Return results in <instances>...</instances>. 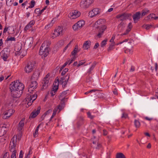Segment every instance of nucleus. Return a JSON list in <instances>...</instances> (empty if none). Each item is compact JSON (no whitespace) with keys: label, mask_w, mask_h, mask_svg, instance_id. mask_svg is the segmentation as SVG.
<instances>
[{"label":"nucleus","mask_w":158,"mask_h":158,"mask_svg":"<svg viewBox=\"0 0 158 158\" xmlns=\"http://www.w3.org/2000/svg\"><path fill=\"white\" fill-rule=\"evenodd\" d=\"M24 88V85L19 81L12 82L9 86L11 96L14 98H17L20 97L23 94Z\"/></svg>","instance_id":"obj_1"},{"label":"nucleus","mask_w":158,"mask_h":158,"mask_svg":"<svg viewBox=\"0 0 158 158\" xmlns=\"http://www.w3.org/2000/svg\"><path fill=\"white\" fill-rule=\"evenodd\" d=\"M104 21V19H99L94 24V27L97 29L98 32L97 36L99 38L101 37L104 31L107 28V27L103 24Z\"/></svg>","instance_id":"obj_2"},{"label":"nucleus","mask_w":158,"mask_h":158,"mask_svg":"<svg viewBox=\"0 0 158 158\" xmlns=\"http://www.w3.org/2000/svg\"><path fill=\"white\" fill-rule=\"evenodd\" d=\"M47 41H44L40 48L39 52V54L44 57H46L49 54V47L48 45H46Z\"/></svg>","instance_id":"obj_3"},{"label":"nucleus","mask_w":158,"mask_h":158,"mask_svg":"<svg viewBox=\"0 0 158 158\" xmlns=\"http://www.w3.org/2000/svg\"><path fill=\"white\" fill-rule=\"evenodd\" d=\"M131 15L132 14L131 13H124L118 15L116 16V17L120 21H122L127 19H130Z\"/></svg>","instance_id":"obj_4"},{"label":"nucleus","mask_w":158,"mask_h":158,"mask_svg":"<svg viewBox=\"0 0 158 158\" xmlns=\"http://www.w3.org/2000/svg\"><path fill=\"white\" fill-rule=\"evenodd\" d=\"M93 2L94 0H81L80 6L82 8H87Z\"/></svg>","instance_id":"obj_5"},{"label":"nucleus","mask_w":158,"mask_h":158,"mask_svg":"<svg viewBox=\"0 0 158 158\" xmlns=\"http://www.w3.org/2000/svg\"><path fill=\"white\" fill-rule=\"evenodd\" d=\"M34 68V64L31 62H29L25 66L24 70L26 73H29L33 70Z\"/></svg>","instance_id":"obj_6"},{"label":"nucleus","mask_w":158,"mask_h":158,"mask_svg":"<svg viewBox=\"0 0 158 158\" xmlns=\"http://www.w3.org/2000/svg\"><path fill=\"white\" fill-rule=\"evenodd\" d=\"M69 74H67L65 77H61L60 81L62 85V86L64 88L66 87L67 82L68 81L69 78Z\"/></svg>","instance_id":"obj_7"},{"label":"nucleus","mask_w":158,"mask_h":158,"mask_svg":"<svg viewBox=\"0 0 158 158\" xmlns=\"http://www.w3.org/2000/svg\"><path fill=\"white\" fill-rule=\"evenodd\" d=\"M0 55L3 60L6 61L8 58L9 52L6 49H4L0 52Z\"/></svg>","instance_id":"obj_8"},{"label":"nucleus","mask_w":158,"mask_h":158,"mask_svg":"<svg viewBox=\"0 0 158 158\" xmlns=\"http://www.w3.org/2000/svg\"><path fill=\"white\" fill-rule=\"evenodd\" d=\"M17 141V139H11L9 147L10 150L11 152H13L14 149L15 150Z\"/></svg>","instance_id":"obj_9"},{"label":"nucleus","mask_w":158,"mask_h":158,"mask_svg":"<svg viewBox=\"0 0 158 158\" xmlns=\"http://www.w3.org/2000/svg\"><path fill=\"white\" fill-rule=\"evenodd\" d=\"M68 98H65L64 97L60 100L61 102L57 107V108L59 110V112L64 108L65 106V102L67 101Z\"/></svg>","instance_id":"obj_10"},{"label":"nucleus","mask_w":158,"mask_h":158,"mask_svg":"<svg viewBox=\"0 0 158 158\" xmlns=\"http://www.w3.org/2000/svg\"><path fill=\"white\" fill-rule=\"evenodd\" d=\"M81 13L79 11L75 10L74 12L70 13L69 15V17L72 19H75L79 17Z\"/></svg>","instance_id":"obj_11"},{"label":"nucleus","mask_w":158,"mask_h":158,"mask_svg":"<svg viewBox=\"0 0 158 158\" xmlns=\"http://www.w3.org/2000/svg\"><path fill=\"white\" fill-rule=\"evenodd\" d=\"M49 83V79L47 77H45L42 81V86L41 88V89L42 90L46 89L48 87Z\"/></svg>","instance_id":"obj_12"},{"label":"nucleus","mask_w":158,"mask_h":158,"mask_svg":"<svg viewBox=\"0 0 158 158\" xmlns=\"http://www.w3.org/2000/svg\"><path fill=\"white\" fill-rule=\"evenodd\" d=\"M41 107L40 106H39L36 110L35 109L34 110L31 114L29 116V118H35L40 113Z\"/></svg>","instance_id":"obj_13"},{"label":"nucleus","mask_w":158,"mask_h":158,"mask_svg":"<svg viewBox=\"0 0 158 158\" xmlns=\"http://www.w3.org/2000/svg\"><path fill=\"white\" fill-rule=\"evenodd\" d=\"M141 13L140 12H136L132 15L134 22L136 23L138 22L140 18Z\"/></svg>","instance_id":"obj_14"},{"label":"nucleus","mask_w":158,"mask_h":158,"mask_svg":"<svg viewBox=\"0 0 158 158\" xmlns=\"http://www.w3.org/2000/svg\"><path fill=\"white\" fill-rule=\"evenodd\" d=\"M13 110L12 109H10L6 112H4L3 116V118L6 119L10 117L12 114Z\"/></svg>","instance_id":"obj_15"},{"label":"nucleus","mask_w":158,"mask_h":158,"mask_svg":"<svg viewBox=\"0 0 158 158\" xmlns=\"http://www.w3.org/2000/svg\"><path fill=\"white\" fill-rule=\"evenodd\" d=\"M59 82V79H56L53 84V87H52V90L54 91V93L56 92L58 89Z\"/></svg>","instance_id":"obj_16"},{"label":"nucleus","mask_w":158,"mask_h":158,"mask_svg":"<svg viewBox=\"0 0 158 158\" xmlns=\"http://www.w3.org/2000/svg\"><path fill=\"white\" fill-rule=\"evenodd\" d=\"M37 83L36 81H32L29 86L28 91L30 92V89L31 91H33L34 89L37 88Z\"/></svg>","instance_id":"obj_17"},{"label":"nucleus","mask_w":158,"mask_h":158,"mask_svg":"<svg viewBox=\"0 0 158 158\" xmlns=\"http://www.w3.org/2000/svg\"><path fill=\"white\" fill-rule=\"evenodd\" d=\"M91 42L90 40L85 41L83 45V48L85 49H88L90 47Z\"/></svg>","instance_id":"obj_18"},{"label":"nucleus","mask_w":158,"mask_h":158,"mask_svg":"<svg viewBox=\"0 0 158 158\" xmlns=\"http://www.w3.org/2000/svg\"><path fill=\"white\" fill-rule=\"evenodd\" d=\"M24 120L25 119L24 118H23L19 123L18 127V130L19 131H21L22 130V129L24 125Z\"/></svg>","instance_id":"obj_19"},{"label":"nucleus","mask_w":158,"mask_h":158,"mask_svg":"<svg viewBox=\"0 0 158 158\" xmlns=\"http://www.w3.org/2000/svg\"><path fill=\"white\" fill-rule=\"evenodd\" d=\"M6 128L5 127L2 126H0V137L4 135L5 134L6 130L5 129Z\"/></svg>","instance_id":"obj_20"},{"label":"nucleus","mask_w":158,"mask_h":158,"mask_svg":"<svg viewBox=\"0 0 158 158\" xmlns=\"http://www.w3.org/2000/svg\"><path fill=\"white\" fill-rule=\"evenodd\" d=\"M132 27L131 23H130L127 26L128 29H127L125 32L122 34V35H125L127 34L131 31Z\"/></svg>","instance_id":"obj_21"},{"label":"nucleus","mask_w":158,"mask_h":158,"mask_svg":"<svg viewBox=\"0 0 158 158\" xmlns=\"http://www.w3.org/2000/svg\"><path fill=\"white\" fill-rule=\"evenodd\" d=\"M32 43V40L31 38H27L25 42V44L28 46H31V44Z\"/></svg>","instance_id":"obj_22"},{"label":"nucleus","mask_w":158,"mask_h":158,"mask_svg":"<svg viewBox=\"0 0 158 158\" xmlns=\"http://www.w3.org/2000/svg\"><path fill=\"white\" fill-rule=\"evenodd\" d=\"M125 23L124 22H122L119 23L118 26V28L120 31H122L125 28Z\"/></svg>","instance_id":"obj_23"},{"label":"nucleus","mask_w":158,"mask_h":158,"mask_svg":"<svg viewBox=\"0 0 158 158\" xmlns=\"http://www.w3.org/2000/svg\"><path fill=\"white\" fill-rule=\"evenodd\" d=\"M76 24L77 25L78 28L80 29L85 24V22L83 20H81L76 23Z\"/></svg>","instance_id":"obj_24"},{"label":"nucleus","mask_w":158,"mask_h":158,"mask_svg":"<svg viewBox=\"0 0 158 158\" xmlns=\"http://www.w3.org/2000/svg\"><path fill=\"white\" fill-rule=\"evenodd\" d=\"M83 124V118L82 117H80L79 121L77 123V126L78 127H80Z\"/></svg>","instance_id":"obj_25"},{"label":"nucleus","mask_w":158,"mask_h":158,"mask_svg":"<svg viewBox=\"0 0 158 158\" xmlns=\"http://www.w3.org/2000/svg\"><path fill=\"white\" fill-rule=\"evenodd\" d=\"M115 45V43L113 42L111 43L109 45V46L107 49V51L108 52H110L111 50H112L114 48V46Z\"/></svg>","instance_id":"obj_26"},{"label":"nucleus","mask_w":158,"mask_h":158,"mask_svg":"<svg viewBox=\"0 0 158 158\" xmlns=\"http://www.w3.org/2000/svg\"><path fill=\"white\" fill-rule=\"evenodd\" d=\"M116 158H126L125 155L122 153H118L116 155Z\"/></svg>","instance_id":"obj_27"},{"label":"nucleus","mask_w":158,"mask_h":158,"mask_svg":"<svg viewBox=\"0 0 158 158\" xmlns=\"http://www.w3.org/2000/svg\"><path fill=\"white\" fill-rule=\"evenodd\" d=\"M149 10L147 8H145L142 10L141 16H143L148 13Z\"/></svg>","instance_id":"obj_28"},{"label":"nucleus","mask_w":158,"mask_h":158,"mask_svg":"<svg viewBox=\"0 0 158 158\" xmlns=\"http://www.w3.org/2000/svg\"><path fill=\"white\" fill-rule=\"evenodd\" d=\"M93 10L94 14V15H95L96 16L97 15L100 14V12L98 8H94Z\"/></svg>","instance_id":"obj_29"},{"label":"nucleus","mask_w":158,"mask_h":158,"mask_svg":"<svg viewBox=\"0 0 158 158\" xmlns=\"http://www.w3.org/2000/svg\"><path fill=\"white\" fill-rule=\"evenodd\" d=\"M31 5L29 6L28 8H27V9H28V8H32L35 5V2L34 0H32L31 2Z\"/></svg>","instance_id":"obj_30"},{"label":"nucleus","mask_w":158,"mask_h":158,"mask_svg":"<svg viewBox=\"0 0 158 158\" xmlns=\"http://www.w3.org/2000/svg\"><path fill=\"white\" fill-rule=\"evenodd\" d=\"M134 123L135 127H139L140 126V123L139 121L137 120H135L134 121Z\"/></svg>","instance_id":"obj_31"},{"label":"nucleus","mask_w":158,"mask_h":158,"mask_svg":"<svg viewBox=\"0 0 158 158\" xmlns=\"http://www.w3.org/2000/svg\"><path fill=\"white\" fill-rule=\"evenodd\" d=\"M69 90H67L65 91H64L62 92V93L61 94V95H60V96L59 97V98L60 100H61L62 98H61L62 97H63L65 95H66L67 94V91H68Z\"/></svg>","instance_id":"obj_32"},{"label":"nucleus","mask_w":158,"mask_h":158,"mask_svg":"<svg viewBox=\"0 0 158 158\" xmlns=\"http://www.w3.org/2000/svg\"><path fill=\"white\" fill-rule=\"evenodd\" d=\"M16 150L14 149L12 152V154L11 156V158H16Z\"/></svg>","instance_id":"obj_33"},{"label":"nucleus","mask_w":158,"mask_h":158,"mask_svg":"<svg viewBox=\"0 0 158 158\" xmlns=\"http://www.w3.org/2000/svg\"><path fill=\"white\" fill-rule=\"evenodd\" d=\"M15 41V38L14 37H11L10 38L8 37L6 40V41Z\"/></svg>","instance_id":"obj_34"},{"label":"nucleus","mask_w":158,"mask_h":158,"mask_svg":"<svg viewBox=\"0 0 158 158\" xmlns=\"http://www.w3.org/2000/svg\"><path fill=\"white\" fill-rule=\"evenodd\" d=\"M97 97L99 98H101L103 97V94L102 93L98 92L96 94Z\"/></svg>","instance_id":"obj_35"},{"label":"nucleus","mask_w":158,"mask_h":158,"mask_svg":"<svg viewBox=\"0 0 158 158\" xmlns=\"http://www.w3.org/2000/svg\"><path fill=\"white\" fill-rule=\"evenodd\" d=\"M106 40H104L102 41L101 43V46L102 47H103L106 44Z\"/></svg>","instance_id":"obj_36"},{"label":"nucleus","mask_w":158,"mask_h":158,"mask_svg":"<svg viewBox=\"0 0 158 158\" xmlns=\"http://www.w3.org/2000/svg\"><path fill=\"white\" fill-rule=\"evenodd\" d=\"M69 61H68L66 62L64 64L61 66L60 70V72L62 71V70L66 66V65L68 63Z\"/></svg>","instance_id":"obj_37"},{"label":"nucleus","mask_w":158,"mask_h":158,"mask_svg":"<svg viewBox=\"0 0 158 158\" xmlns=\"http://www.w3.org/2000/svg\"><path fill=\"white\" fill-rule=\"evenodd\" d=\"M57 18H53L52 20L51 23L50 24H49V25L51 27H52L53 25V24L57 20Z\"/></svg>","instance_id":"obj_38"},{"label":"nucleus","mask_w":158,"mask_h":158,"mask_svg":"<svg viewBox=\"0 0 158 158\" xmlns=\"http://www.w3.org/2000/svg\"><path fill=\"white\" fill-rule=\"evenodd\" d=\"M73 28L74 30L76 31L78 29H79L78 27V25L76 23L74 24L73 26Z\"/></svg>","instance_id":"obj_39"},{"label":"nucleus","mask_w":158,"mask_h":158,"mask_svg":"<svg viewBox=\"0 0 158 158\" xmlns=\"http://www.w3.org/2000/svg\"><path fill=\"white\" fill-rule=\"evenodd\" d=\"M68 70H69V69L68 68L65 69L62 71V72L61 73V75L62 76H63V75H64L65 74V73L68 71Z\"/></svg>","instance_id":"obj_40"},{"label":"nucleus","mask_w":158,"mask_h":158,"mask_svg":"<svg viewBox=\"0 0 158 158\" xmlns=\"http://www.w3.org/2000/svg\"><path fill=\"white\" fill-rule=\"evenodd\" d=\"M89 15L91 18L93 17L94 16H96L95 15H94V14L92 10L91 11H90L89 13Z\"/></svg>","instance_id":"obj_41"},{"label":"nucleus","mask_w":158,"mask_h":158,"mask_svg":"<svg viewBox=\"0 0 158 158\" xmlns=\"http://www.w3.org/2000/svg\"><path fill=\"white\" fill-rule=\"evenodd\" d=\"M19 132L16 135V138H20L22 137V133L21 131H19Z\"/></svg>","instance_id":"obj_42"},{"label":"nucleus","mask_w":158,"mask_h":158,"mask_svg":"<svg viewBox=\"0 0 158 158\" xmlns=\"http://www.w3.org/2000/svg\"><path fill=\"white\" fill-rule=\"evenodd\" d=\"M78 52V51L77 50L74 49L73 50V51L71 52V54L73 56H75L76 54Z\"/></svg>","instance_id":"obj_43"},{"label":"nucleus","mask_w":158,"mask_h":158,"mask_svg":"<svg viewBox=\"0 0 158 158\" xmlns=\"http://www.w3.org/2000/svg\"><path fill=\"white\" fill-rule=\"evenodd\" d=\"M58 32L61 34L62 32V28L60 27H59L57 29H56Z\"/></svg>","instance_id":"obj_44"},{"label":"nucleus","mask_w":158,"mask_h":158,"mask_svg":"<svg viewBox=\"0 0 158 158\" xmlns=\"http://www.w3.org/2000/svg\"><path fill=\"white\" fill-rule=\"evenodd\" d=\"M60 34V33L58 32L56 29L55 30L53 35H55L56 37L59 36Z\"/></svg>","instance_id":"obj_45"},{"label":"nucleus","mask_w":158,"mask_h":158,"mask_svg":"<svg viewBox=\"0 0 158 158\" xmlns=\"http://www.w3.org/2000/svg\"><path fill=\"white\" fill-rule=\"evenodd\" d=\"M26 99H28V101H32V98L31 95L29 94L28 95V96L26 98Z\"/></svg>","instance_id":"obj_46"},{"label":"nucleus","mask_w":158,"mask_h":158,"mask_svg":"<svg viewBox=\"0 0 158 158\" xmlns=\"http://www.w3.org/2000/svg\"><path fill=\"white\" fill-rule=\"evenodd\" d=\"M37 97V94H34L32 95V102H33L34 101H35L36 99V98Z\"/></svg>","instance_id":"obj_47"},{"label":"nucleus","mask_w":158,"mask_h":158,"mask_svg":"<svg viewBox=\"0 0 158 158\" xmlns=\"http://www.w3.org/2000/svg\"><path fill=\"white\" fill-rule=\"evenodd\" d=\"M87 115H88V116L89 118H90L91 119H93L94 117V116H93L91 114V113L90 112H87Z\"/></svg>","instance_id":"obj_48"},{"label":"nucleus","mask_w":158,"mask_h":158,"mask_svg":"<svg viewBox=\"0 0 158 158\" xmlns=\"http://www.w3.org/2000/svg\"><path fill=\"white\" fill-rule=\"evenodd\" d=\"M31 27V26H30L28 24L24 28V30L25 31H27L28 29H29Z\"/></svg>","instance_id":"obj_49"},{"label":"nucleus","mask_w":158,"mask_h":158,"mask_svg":"<svg viewBox=\"0 0 158 158\" xmlns=\"http://www.w3.org/2000/svg\"><path fill=\"white\" fill-rule=\"evenodd\" d=\"M38 131L37 130H35V132L33 134L34 137L35 138H36L37 137L36 135L38 134Z\"/></svg>","instance_id":"obj_50"},{"label":"nucleus","mask_w":158,"mask_h":158,"mask_svg":"<svg viewBox=\"0 0 158 158\" xmlns=\"http://www.w3.org/2000/svg\"><path fill=\"white\" fill-rule=\"evenodd\" d=\"M35 23V22L33 21L32 20L31 21L30 23L28 24L30 26H31L32 25H34V24Z\"/></svg>","instance_id":"obj_51"},{"label":"nucleus","mask_w":158,"mask_h":158,"mask_svg":"<svg viewBox=\"0 0 158 158\" xmlns=\"http://www.w3.org/2000/svg\"><path fill=\"white\" fill-rule=\"evenodd\" d=\"M115 35H113L111 39L110 40V42L111 43H112L113 42H114V40L115 39Z\"/></svg>","instance_id":"obj_52"},{"label":"nucleus","mask_w":158,"mask_h":158,"mask_svg":"<svg viewBox=\"0 0 158 158\" xmlns=\"http://www.w3.org/2000/svg\"><path fill=\"white\" fill-rule=\"evenodd\" d=\"M155 15V14H150L148 16V17L149 19H150V18L151 19H152V18H154V17H153V16H153V15Z\"/></svg>","instance_id":"obj_53"},{"label":"nucleus","mask_w":158,"mask_h":158,"mask_svg":"<svg viewBox=\"0 0 158 158\" xmlns=\"http://www.w3.org/2000/svg\"><path fill=\"white\" fill-rule=\"evenodd\" d=\"M13 1V0H7L6 2V4L7 5L8 3L9 5L12 4V2Z\"/></svg>","instance_id":"obj_54"},{"label":"nucleus","mask_w":158,"mask_h":158,"mask_svg":"<svg viewBox=\"0 0 158 158\" xmlns=\"http://www.w3.org/2000/svg\"><path fill=\"white\" fill-rule=\"evenodd\" d=\"M114 94L116 95H118L117 90L116 89H115L113 91Z\"/></svg>","instance_id":"obj_55"},{"label":"nucleus","mask_w":158,"mask_h":158,"mask_svg":"<svg viewBox=\"0 0 158 158\" xmlns=\"http://www.w3.org/2000/svg\"><path fill=\"white\" fill-rule=\"evenodd\" d=\"M99 46V44L98 43H97L95 44L94 48V49H96Z\"/></svg>","instance_id":"obj_56"},{"label":"nucleus","mask_w":158,"mask_h":158,"mask_svg":"<svg viewBox=\"0 0 158 158\" xmlns=\"http://www.w3.org/2000/svg\"><path fill=\"white\" fill-rule=\"evenodd\" d=\"M85 63V62H83L81 61H80L79 62V64L77 65V67H79V66L83 64H84Z\"/></svg>","instance_id":"obj_57"},{"label":"nucleus","mask_w":158,"mask_h":158,"mask_svg":"<svg viewBox=\"0 0 158 158\" xmlns=\"http://www.w3.org/2000/svg\"><path fill=\"white\" fill-rule=\"evenodd\" d=\"M40 9L39 8H36L35 10V13H37V12H40Z\"/></svg>","instance_id":"obj_58"},{"label":"nucleus","mask_w":158,"mask_h":158,"mask_svg":"<svg viewBox=\"0 0 158 158\" xmlns=\"http://www.w3.org/2000/svg\"><path fill=\"white\" fill-rule=\"evenodd\" d=\"M127 117V115L126 114H125L124 113H123V115L122 117V118H126Z\"/></svg>","instance_id":"obj_59"},{"label":"nucleus","mask_w":158,"mask_h":158,"mask_svg":"<svg viewBox=\"0 0 158 158\" xmlns=\"http://www.w3.org/2000/svg\"><path fill=\"white\" fill-rule=\"evenodd\" d=\"M55 93L56 92H55V93L54 92V91L52 90H52L50 92V94H51V96H54L55 94Z\"/></svg>","instance_id":"obj_60"},{"label":"nucleus","mask_w":158,"mask_h":158,"mask_svg":"<svg viewBox=\"0 0 158 158\" xmlns=\"http://www.w3.org/2000/svg\"><path fill=\"white\" fill-rule=\"evenodd\" d=\"M146 29L148 30L151 27H152V25H146Z\"/></svg>","instance_id":"obj_61"},{"label":"nucleus","mask_w":158,"mask_h":158,"mask_svg":"<svg viewBox=\"0 0 158 158\" xmlns=\"http://www.w3.org/2000/svg\"><path fill=\"white\" fill-rule=\"evenodd\" d=\"M135 70V67L133 66H131V69L130 70V72H132L134 71Z\"/></svg>","instance_id":"obj_62"},{"label":"nucleus","mask_w":158,"mask_h":158,"mask_svg":"<svg viewBox=\"0 0 158 158\" xmlns=\"http://www.w3.org/2000/svg\"><path fill=\"white\" fill-rule=\"evenodd\" d=\"M97 147L96 148L97 149H99L101 147V144L98 143V142H97Z\"/></svg>","instance_id":"obj_63"},{"label":"nucleus","mask_w":158,"mask_h":158,"mask_svg":"<svg viewBox=\"0 0 158 158\" xmlns=\"http://www.w3.org/2000/svg\"><path fill=\"white\" fill-rule=\"evenodd\" d=\"M93 70L90 67L87 73L89 74V75L91 73V71Z\"/></svg>","instance_id":"obj_64"}]
</instances>
